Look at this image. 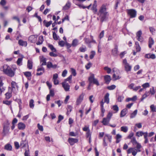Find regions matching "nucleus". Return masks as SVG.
I'll use <instances>...</instances> for the list:
<instances>
[{"label": "nucleus", "mask_w": 156, "mask_h": 156, "mask_svg": "<svg viewBox=\"0 0 156 156\" xmlns=\"http://www.w3.org/2000/svg\"><path fill=\"white\" fill-rule=\"evenodd\" d=\"M127 109H124L122 110L121 112L120 117H122L125 116L127 113Z\"/></svg>", "instance_id": "nucleus-26"}, {"label": "nucleus", "mask_w": 156, "mask_h": 156, "mask_svg": "<svg viewBox=\"0 0 156 156\" xmlns=\"http://www.w3.org/2000/svg\"><path fill=\"white\" fill-rule=\"evenodd\" d=\"M137 112V110H135L133 113H132L130 115V118L131 119L134 118L136 115Z\"/></svg>", "instance_id": "nucleus-32"}, {"label": "nucleus", "mask_w": 156, "mask_h": 156, "mask_svg": "<svg viewBox=\"0 0 156 156\" xmlns=\"http://www.w3.org/2000/svg\"><path fill=\"white\" fill-rule=\"evenodd\" d=\"M85 42L86 44H89L91 43L90 41L88 38H85L84 39Z\"/></svg>", "instance_id": "nucleus-60"}, {"label": "nucleus", "mask_w": 156, "mask_h": 156, "mask_svg": "<svg viewBox=\"0 0 156 156\" xmlns=\"http://www.w3.org/2000/svg\"><path fill=\"white\" fill-rule=\"evenodd\" d=\"M135 47L136 52H140L141 50V48L138 42H135Z\"/></svg>", "instance_id": "nucleus-27"}, {"label": "nucleus", "mask_w": 156, "mask_h": 156, "mask_svg": "<svg viewBox=\"0 0 156 156\" xmlns=\"http://www.w3.org/2000/svg\"><path fill=\"white\" fill-rule=\"evenodd\" d=\"M142 34V32L141 30H140L138 31L136 34V37L138 38V37H141V35Z\"/></svg>", "instance_id": "nucleus-51"}, {"label": "nucleus", "mask_w": 156, "mask_h": 156, "mask_svg": "<svg viewBox=\"0 0 156 156\" xmlns=\"http://www.w3.org/2000/svg\"><path fill=\"white\" fill-rule=\"evenodd\" d=\"M111 108L114 111V113H117L119 110L118 107L116 105L112 106Z\"/></svg>", "instance_id": "nucleus-25"}, {"label": "nucleus", "mask_w": 156, "mask_h": 156, "mask_svg": "<svg viewBox=\"0 0 156 156\" xmlns=\"http://www.w3.org/2000/svg\"><path fill=\"white\" fill-rule=\"evenodd\" d=\"M91 133L90 131H88L86 133V136L87 138H89V139H91Z\"/></svg>", "instance_id": "nucleus-53"}, {"label": "nucleus", "mask_w": 156, "mask_h": 156, "mask_svg": "<svg viewBox=\"0 0 156 156\" xmlns=\"http://www.w3.org/2000/svg\"><path fill=\"white\" fill-rule=\"evenodd\" d=\"M116 87V86L114 85H112L107 87V88L110 90H112L114 89Z\"/></svg>", "instance_id": "nucleus-44"}, {"label": "nucleus", "mask_w": 156, "mask_h": 156, "mask_svg": "<svg viewBox=\"0 0 156 156\" xmlns=\"http://www.w3.org/2000/svg\"><path fill=\"white\" fill-rule=\"evenodd\" d=\"M146 133H147V132L144 133L142 131L140 132H138L136 133V135L138 137H140V136H142L143 135L144 136V134Z\"/></svg>", "instance_id": "nucleus-39"}, {"label": "nucleus", "mask_w": 156, "mask_h": 156, "mask_svg": "<svg viewBox=\"0 0 156 156\" xmlns=\"http://www.w3.org/2000/svg\"><path fill=\"white\" fill-rule=\"evenodd\" d=\"M35 38L34 35H32L30 36L29 37V40L31 42H33Z\"/></svg>", "instance_id": "nucleus-47"}, {"label": "nucleus", "mask_w": 156, "mask_h": 156, "mask_svg": "<svg viewBox=\"0 0 156 156\" xmlns=\"http://www.w3.org/2000/svg\"><path fill=\"white\" fill-rule=\"evenodd\" d=\"M54 52H55V51H52L49 53V55L52 57H56L58 56V55L57 54H55L54 53Z\"/></svg>", "instance_id": "nucleus-54"}, {"label": "nucleus", "mask_w": 156, "mask_h": 156, "mask_svg": "<svg viewBox=\"0 0 156 156\" xmlns=\"http://www.w3.org/2000/svg\"><path fill=\"white\" fill-rule=\"evenodd\" d=\"M104 79L106 83L107 84H108L111 80V76L108 75L105 76Z\"/></svg>", "instance_id": "nucleus-15"}, {"label": "nucleus", "mask_w": 156, "mask_h": 156, "mask_svg": "<svg viewBox=\"0 0 156 156\" xmlns=\"http://www.w3.org/2000/svg\"><path fill=\"white\" fill-rule=\"evenodd\" d=\"M79 50L80 52H84L86 51L87 48L84 46H82L80 48Z\"/></svg>", "instance_id": "nucleus-34"}, {"label": "nucleus", "mask_w": 156, "mask_h": 156, "mask_svg": "<svg viewBox=\"0 0 156 156\" xmlns=\"http://www.w3.org/2000/svg\"><path fill=\"white\" fill-rule=\"evenodd\" d=\"M104 30L102 31L101 32V33L99 34V38L100 39H101V38H102L104 37Z\"/></svg>", "instance_id": "nucleus-59"}, {"label": "nucleus", "mask_w": 156, "mask_h": 156, "mask_svg": "<svg viewBox=\"0 0 156 156\" xmlns=\"http://www.w3.org/2000/svg\"><path fill=\"white\" fill-rule=\"evenodd\" d=\"M25 124L22 122H20L18 124V128L20 129L23 130L25 128Z\"/></svg>", "instance_id": "nucleus-19"}, {"label": "nucleus", "mask_w": 156, "mask_h": 156, "mask_svg": "<svg viewBox=\"0 0 156 156\" xmlns=\"http://www.w3.org/2000/svg\"><path fill=\"white\" fill-rule=\"evenodd\" d=\"M22 58H18L16 62L17 64L19 66L21 65H22Z\"/></svg>", "instance_id": "nucleus-43"}, {"label": "nucleus", "mask_w": 156, "mask_h": 156, "mask_svg": "<svg viewBox=\"0 0 156 156\" xmlns=\"http://www.w3.org/2000/svg\"><path fill=\"white\" fill-rule=\"evenodd\" d=\"M151 111L152 112H156V107L154 105H152L150 106Z\"/></svg>", "instance_id": "nucleus-37"}, {"label": "nucleus", "mask_w": 156, "mask_h": 156, "mask_svg": "<svg viewBox=\"0 0 156 156\" xmlns=\"http://www.w3.org/2000/svg\"><path fill=\"white\" fill-rule=\"evenodd\" d=\"M83 131H87V132L88 131H90V129H89V127L88 126H85L83 128Z\"/></svg>", "instance_id": "nucleus-62"}, {"label": "nucleus", "mask_w": 156, "mask_h": 156, "mask_svg": "<svg viewBox=\"0 0 156 156\" xmlns=\"http://www.w3.org/2000/svg\"><path fill=\"white\" fill-rule=\"evenodd\" d=\"M104 69L105 70L107 71V73H110L111 71V68H109L108 67H105L104 68Z\"/></svg>", "instance_id": "nucleus-50"}, {"label": "nucleus", "mask_w": 156, "mask_h": 156, "mask_svg": "<svg viewBox=\"0 0 156 156\" xmlns=\"http://www.w3.org/2000/svg\"><path fill=\"white\" fill-rule=\"evenodd\" d=\"M78 44V41L76 39L73 40L72 42V45L73 47H75Z\"/></svg>", "instance_id": "nucleus-29"}, {"label": "nucleus", "mask_w": 156, "mask_h": 156, "mask_svg": "<svg viewBox=\"0 0 156 156\" xmlns=\"http://www.w3.org/2000/svg\"><path fill=\"white\" fill-rule=\"evenodd\" d=\"M29 154L30 153L29 150H26L24 153V155L25 156H30L29 155Z\"/></svg>", "instance_id": "nucleus-64"}, {"label": "nucleus", "mask_w": 156, "mask_h": 156, "mask_svg": "<svg viewBox=\"0 0 156 156\" xmlns=\"http://www.w3.org/2000/svg\"><path fill=\"white\" fill-rule=\"evenodd\" d=\"M10 123L8 120H6L3 126V134L5 136L8 133L9 131L8 127Z\"/></svg>", "instance_id": "nucleus-4"}, {"label": "nucleus", "mask_w": 156, "mask_h": 156, "mask_svg": "<svg viewBox=\"0 0 156 156\" xmlns=\"http://www.w3.org/2000/svg\"><path fill=\"white\" fill-rule=\"evenodd\" d=\"M53 37L55 40H57L58 39L59 37L57 35L55 32H53Z\"/></svg>", "instance_id": "nucleus-41"}, {"label": "nucleus", "mask_w": 156, "mask_h": 156, "mask_svg": "<svg viewBox=\"0 0 156 156\" xmlns=\"http://www.w3.org/2000/svg\"><path fill=\"white\" fill-rule=\"evenodd\" d=\"M88 81L89 82V85L87 87V89L90 90V87L92 83L96 85L97 86L99 85V83L98 80L95 78L94 75L92 74L88 78Z\"/></svg>", "instance_id": "nucleus-2"}, {"label": "nucleus", "mask_w": 156, "mask_h": 156, "mask_svg": "<svg viewBox=\"0 0 156 156\" xmlns=\"http://www.w3.org/2000/svg\"><path fill=\"white\" fill-rule=\"evenodd\" d=\"M33 62L32 61L28 60L27 61V67L29 69H31L32 68Z\"/></svg>", "instance_id": "nucleus-30"}, {"label": "nucleus", "mask_w": 156, "mask_h": 156, "mask_svg": "<svg viewBox=\"0 0 156 156\" xmlns=\"http://www.w3.org/2000/svg\"><path fill=\"white\" fill-rule=\"evenodd\" d=\"M147 136H148V133H145V134H144V138L145 139V140L144 141V143L145 144L147 143L148 142V138H147Z\"/></svg>", "instance_id": "nucleus-48"}, {"label": "nucleus", "mask_w": 156, "mask_h": 156, "mask_svg": "<svg viewBox=\"0 0 156 156\" xmlns=\"http://www.w3.org/2000/svg\"><path fill=\"white\" fill-rule=\"evenodd\" d=\"M12 19L13 20H17V21L18 22V23H19V26H20V20L16 16H13L12 18Z\"/></svg>", "instance_id": "nucleus-61"}, {"label": "nucleus", "mask_w": 156, "mask_h": 156, "mask_svg": "<svg viewBox=\"0 0 156 156\" xmlns=\"http://www.w3.org/2000/svg\"><path fill=\"white\" fill-rule=\"evenodd\" d=\"M128 15L130 18H133L136 17V11L134 9H129L126 10Z\"/></svg>", "instance_id": "nucleus-3"}, {"label": "nucleus", "mask_w": 156, "mask_h": 156, "mask_svg": "<svg viewBox=\"0 0 156 156\" xmlns=\"http://www.w3.org/2000/svg\"><path fill=\"white\" fill-rule=\"evenodd\" d=\"M0 70L7 76L12 77L14 76L15 72L12 69L7 65H4L1 68Z\"/></svg>", "instance_id": "nucleus-1"}, {"label": "nucleus", "mask_w": 156, "mask_h": 156, "mask_svg": "<svg viewBox=\"0 0 156 156\" xmlns=\"http://www.w3.org/2000/svg\"><path fill=\"white\" fill-rule=\"evenodd\" d=\"M121 131L124 133L127 132L128 130V128L126 126H123L121 127Z\"/></svg>", "instance_id": "nucleus-36"}, {"label": "nucleus", "mask_w": 156, "mask_h": 156, "mask_svg": "<svg viewBox=\"0 0 156 156\" xmlns=\"http://www.w3.org/2000/svg\"><path fill=\"white\" fill-rule=\"evenodd\" d=\"M127 152L128 154L132 153L133 156H135L137 152L136 151V149L134 148H130L127 150Z\"/></svg>", "instance_id": "nucleus-9"}, {"label": "nucleus", "mask_w": 156, "mask_h": 156, "mask_svg": "<svg viewBox=\"0 0 156 156\" xmlns=\"http://www.w3.org/2000/svg\"><path fill=\"white\" fill-rule=\"evenodd\" d=\"M37 72H39V71H42V72H43V73H44L45 71L43 67V66L40 65L37 67Z\"/></svg>", "instance_id": "nucleus-31"}, {"label": "nucleus", "mask_w": 156, "mask_h": 156, "mask_svg": "<svg viewBox=\"0 0 156 156\" xmlns=\"http://www.w3.org/2000/svg\"><path fill=\"white\" fill-rule=\"evenodd\" d=\"M48 47L52 51H56V49L54 48V47L52 45L50 44H48Z\"/></svg>", "instance_id": "nucleus-35"}, {"label": "nucleus", "mask_w": 156, "mask_h": 156, "mask_svg": "<svg viewBox=\"0 0 156 156\" xmlns=\"http://www.w3.org/2000/svg\"><path fill=\"white\" fill-rule=\"evenodd\" d=\"M104 137H105V139L106 138H108V139L109 140V142H111V139H112V136L108 135L106 134Z\"/></svg>", "instance_id": "nucleus-58"}, {"label": "nucleus", "mask_w": 156, "mask_h": 156, "mask_svg": "<svg viewBox=\"0 0 156 156\" xmlns=\"http://www.w3.org/2000/svg\"><path fill=\"white\" fill-rule=\"evenodd\" d=\"M12 101H3V104H6L8 105H11L12 103Z\"/></svg>", "instance_id": "nucleus-49"}, {"label": "nucleus", "mask_w": 156, "mask_h": 156, "mask_svg": "<svg viewBox=\"0 0 156 156\" xmlns=\"http://www.w3.org/2000/svg\"><path fill=\"white\" fill-rule=\"evenodd\" d=\"M150 94L149 92H146L145 94L143 95L142 96V98H141V100H143L144 99L146 98L147 97L149 96Z\"/></svg>", "instance_id": "nucleus-40"}, {"label": "nucleus", "mask_w": 156, "mask_h": 156, "mask_svg": "<svg viewBox=\"0 0 156 156\" xmlns=\"http://www.w3.org/2000/svg\"><path fill=\"white\" fill-rule=\"evenodd\" d=\"M108 15V13L100 14L101 20L102 22H103L105 20Z\"/></svg>", "instance_id": "nucleus-12"}, {"label": "nucleus", "mask_w": 156, "mask_h": 156, "mask_svg": "<svg viewBox=\"0 0 156 156\" xmlns=\"http://www.w3.org/2000/svg\"><path fill=\"white\" fill-rule=\"evenodd\" d=\"M112 55L115 56H117L118 55L119 51H118V46L115 44L114 48L112 50Z\"/></svg>", "instance_id": "nucleus-6"}, {"label": "nucleus", "mask_w": 156, "mask_h": 156, "mask_svg": "<svg viewBox=\"0 0 156 156\" xmlns=\"http://www.w3.org/2000/svg\"><path fill=\"white\" fill-rule=\"evenodd\" d=\"M95 54V52L94 51H92L91 52V54L90 56V59H92Z\"/></svg>", "instance_id": "nucleus-57"}, {"label": "nucleus", "mask_w": 156, "mask_h": 156, "mask_svg": "<svg viewBox=\"0 0 156 156\" xmlns=\"http://www.w3.org/2000/svg\"><path fill=\"white\" fill-rule=\"evenodd\" d=\"M11 84L12 90H13L14 89H15L16 88L18 89V87L17 85V83L15 82L12 81L11 83Z\"/></svg>", "instance_id": "nucleus-28"}, {"label": "nucleus", "mask_w": 156, "mask_h": 156, "mask_svg": "<svg viewBox=\"0 0 156 156\" xmlns=\"http://www.w3.org/2000/svg\"><path fill=\"white\" fill-rule=\"evenodd\" d=\"M109 94L108 93H107L104 97V102L108 104L109 102Z\"/></svg>", "instance_id": "nucleus-16"}, {"label": "nucleus", "mask_w": 156, "mask_h": 156, "mask_svg": "<svg viewBox=\"0 0 156 156\" xmlns=\"http://www.w3.org/2000/svg\"><path fill=\"white\" fill-rule=\"evenodd\" d=\"M71 71L72 74L74 76H75L76 74V70L73 68H71Z\"/></svg>", "instance_id": "nucleus-56"}, {"label": "nucleus", "mask_w": 156, "mask_h": 156, "mask_svg": "<svg viewBox=\"0 0 156 156\" xmlns=\"http://www.w3.org/2000/svg\"><path fill=\"white\" fill-rule=\"evenodd\" d=\"M72 76V75H70L64 81H66V82L67 81H68L70 83H71Z\"/></svg>", "instance_id": "nucleus-46"}, {"label": "nucleus", "mask_w": 156, "mask_h": 156, "mask_svg": "<svg viewBox=\"0 0 156 156\" xmlns=\"http://www.w3.org/2000/svg\"><path fill=\"white\" fill-rule=\"evenodd\" d=\"M135 148L137 152H140L141 151L140 149L142 148V146L140 144L138 143L136 144V145Z\"/></svg>", "instance_id": "nucleus-17"}, {"label": "nucleus", "mask_w": 156, "mask_h": 156, "mask_svg": "<svg viewBox=\"0 0 156 156\" xmlns=\"http://www.w3.org/2000/svg\"><path fill=\"white\" fill-rule=\"evenodd\" d=\"M46 59L44 57H42L40 59V62H42L41 64V66H44L46 65L47 64L46 63Z\"/></svg>", "instance_id": "nucleus-23"}, {"label": "nucleus", "mask_w": 156, "mask_h": 156, "mask_svg": "<svg viewBox=\"0 0 156 156\" xmlns=\"http://www.w3.org/2000/svg\"><path fill=\"white\" fill-rule=\"evenodd\" d=\"M78 141V139L73 138H69L68 139V142L71 146L73 145L75 143H77Z\"/></svg>", "instance_id": "nucleus-7"}, {"label": "nucleus", "mask_w": 156, "mask_h": 156, "mask_svg": "<svg viewBox=\"0 0 156 156\" xmlns=\"http://www.w3.org/2000/svg\"><path fill=\"white\" fill-rule=\"evenodd\" d=\"M142 86L144 88H145L149 87H150V85L149 83H145L143 84L142 85Z\"/></svg>", "instance_id": "nucleus-52"}, {"label": "nucleus", "mask_w": 156, "mask_h": 156, "mask_svg": "<svg viewBox=\"0 0 156 156\" xmlns=\"http://www.w3.org/2000/svg\"><path fill=\"white\" fill-rule=\"evenodd\" d=\"M84 96V94L83 93H82L79 96V97L77 98L76 101V104L77 105H79L80 104L83 100Z\"/></svg>", "instance_id": "nucleus-10"}, {"label": "nucleus", "mask_w": 156, "mask_h": 156, "mask_svg": "<svg viewBox=\"0 0 156 156\" xmlns=\"http://www.w3.org/2000/svg\"><path fill=\"white\" fill-rule=\"evenodd\" d=\"M131 142L132 143L134 146H135L136 144L138 143L137 142L136 138L134 137H133L131 139Z\"/></svg>", "instance_id": "nucleus-42"}, {"label": "nucleus", "mask_w": 156, "mask_h": 156, "mask_svg": "<svg viewBox=\"0 0 156 156\" xmlns=\"http://www.w3.org/2000/svg\"><path fill=\"white\" fill-rule=\"evenodd\" d=\"M110 120L106 118H104L103 119V120L102 121V124L105 126L108 125L109 124V122Z\"/></svg>", "instance_id": "nucleus-14"}, {"label": "nucleus", "mask_w": 156, "mask_h": 156, "mask_svg": "<svg viewBox=\"0 0 156 156\" xmlns=\"http://www.w3.org/2000/svg\"><path fill=\"white\" fill-rule=\"evenodd\" d=\"M145 57L147 58H151L154 59L156 58V56L154 54H148L145 55Z\"/></svg>", "instance_id": "nucleus-13"}, {"label": "nucleus", "mask_w": 156, "mask_h": 156, "mask_svg": "<svg viewBox=\"0 0 156 156\" xmlns=\"http://www.w3.org/2000/svg\"><path fill=\"white\" fill-rule=\"evenodd\" d=\"M62 85L63 87L66 91H69L70 86L66 81H64L62 83Z\"/></svg>", "instance_id": "nucleus-11"}, {"label": "nucleus", "mask_w": 156, "mask_h": 156, "mask_svg": "<svg viewBox=\"0 0 156 156\" xmlns=\"http://www.w3.org/2000/svg\"><path fill=\"white\" fill-rule=\"evenodd\" d=\"M122 63L125 68V70L127 72L130 71L132 67L127 62V60L126 59H124L123 60Z\"/></svg>", "instance_id": "nucleus-5"}, {"label": "nucleus", "mask_w": 156, "mask_h": 156, "mask_svg": "<svg viewBox=\"0 0 156 156\" xmlns=\"http://www.w3.org/2000/svg\"><path fill=\"white\" fill-rule=\"evenodd\" d=\"M112 114L113 113L112 112H109L107 115L106 118L110 120L112 115Z\"/></svg>", "instance_id": "nucleus-45"}, {"label": "nucleus", "mask_w": 156, "mask_h": 156, "mask_svg": "<svg viewBox=\"0 0 156 156\" xmlns=\"http://www.w3.org/2000/svg\"><path fill=\"white\" fill-rule=\"evenodd\" d=\"M12 89L10 87H8V91L5 94V98L7 99H9L12 96Z\"/></svg>", "instance_id": "nucleus-8"}, {"label": "nucleus", "mask_w": 156, "mask_h": 156, "mask_svg": "<svg viewBox=\"0 0 156 156\" xmlns=\"http://www.w3.org/2000/svg\"><path fill=\"white\" fill-rule=\"evenodd\" d=\"M70 6V3L68 2L66 5L63 7V9L64 10L68 9Z\"/></svg>", "instance_id": "nucleus-33"}, {"label": "nucleus", "mask_w": 156, "mask_h": 156, "mask_svg": "<svg viewBox=\"0 0 156 156\" xmlns=\"http://www.w3.org/2000/svg\"><path fill=\"white\" fill-rule=\"evenodd\" d=\"M4 149L9 151H11L12 149V147L10 144H8L4 147Z\"/></svg>", "instance_id": "nucleus-20"}, {"label": "nucleus", "mask_w": 156, "mask_h": 156, "mask_svg": "<svg viewBox=\"0 0 156 156\" xmlns=\"http://www.w3.org/2000/svg\"><path fill=\"white\" fill-rule=\"evenodd\" d=\"M48 68H56L57 66V65H53L52 63L50 62H48L47 64H46Z\"/></svg>", "instance_id": "nucleus-18"}, {"label": "nucleus", "mask_w": 156, "mask_h": 156, "mask_svg": "<svg viewBox=\"0 0 156 156\" xmlns=\"http://www.w3.org/2000/svg\"><path fill=\"white\" fill-rule=\"evenodd\" d=\"M106 8L105 5H102L99 10L100 14L103 13H107L106 12Z\"/></svg>", "instance_id": "nucleus-21"}, {"label": "nucleus", "mask_w": 156, "mask_h": 156, "mask_svg": "<svg viewBox=\"0 0 156 156\" xmlns=\"http://www.w3.org/2000/svg\"><path fill=\"white\" fill-rule=\"evenodd\" d=\"M92 65V63H89L86 65L85 67L87 69H88L90 68Z\"/></svg>", "instance_id": "nucleus-63"}, {"label": "nucleus", "mask_w": 156, "mask_h": 156, "mask_svg": "<svg viewBox=\"0 0 156 156\" xmlns=\"http://www.w3.org/2000/svg\"><path fill=\"white\" fill-rule=\"evenodd\" d=\"M24 75L27 77H29L31 76V73L29 72H27L24 73Z\"/></svg>", "instance_id": "nucleus-55"}, {"label": "nucleus", "mask_w": 156, "mask_h": 156, "mask_svg": "<svg viewBox=\"0 0 156 156\" xmlns=\"http://www.w3.org/2000/svg\"><path fill=\"white\" fill-rule=\"evenodd\" d=\"M52 22L51 21L47 22L46 20H44L43 22V23L44 25L47 27H49L52 24Z\"/></svg>", "instance_id": "nucleus-24"}, {"label": "nucleus", "mask_w": 156, "mask_h": 156, "mask_svg": "<svg viewBox=\"0 0 156 156\" xmlns=\"http://www.w3.org/2000/svg\"><path fill=\"white\" fill-rule=\"evenodd\" d=\"M34 101L33 99H31L29 102V106L31 108H34Z\"/></svg>", "instance_id": "nucleus-38"}, {"label": "nucleus", "mask_w": 156, "mask_h": 156, "mask_svg": "<svg viewBox=\"0 0 156 156\" xmlns=\"http://www.w3.org/2000/svg\"><path fill=\"white\" fill-rule=\"evenodd\" d=\"M18 44L20 45L26 46L27 43L26 41H23L22 40H20L18 41Z\"/></svg>", "instance_id": "nucleus-22"}]
</instances>
